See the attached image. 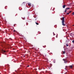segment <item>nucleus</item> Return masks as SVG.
<instances>
[{
	"label": "nucleus",
	"instance_id": "14",
	"mask_svg": "<svg viewBox=\"0 0 74 74\" xmlns=\"http://www.w3.org/2000/svg\"><path fill=\"white\" fill-rule=\"evenodd\" d=\"M72 14L73 15H74V12H73V13H72Z\"/></svg>",
	"mask_w": 74,
	"mask_h": 74
},
{
	"label": "nucleus",
	"instance_id": "19",
	"mask_svg": "<svg viewBox=\"0 0 74 74\" xmlns=\"http://www.w3.org/2000/svg\"><path fill=\"white\" fill-rule=\"evenodd\" d=\"M13 32H16V31H15V30H14Z\"/></svg>",
	"mask_w": 74,
	"mask_h": 74
},
{
	"label": "nucleus",
	"instance_id": "23",
	"mask_svg": "<svg viewBox=\"0 0 74 74\" xmlns=\"http://www.w3.org/2000/svg\"><path fill=\"white\" fill-rule=\"evenodd\" d=\"M36 74H37V71H36Z\"/></svg>",
	"mask_w": 74,
	"mask_h": 74
},
{
	"label": "nucleus",
	"instance_id": "7",
	"mask_svg": "<svg viewBox=\"0 0 74 74\" xmlns=\"http://www.w3.org/2000/svg\"><path fill=\"white\" fill-rule=\"evenodd\" d=\"M69 9H70V8H66V10H69Z\"/></svg>",
	"mask_w": 74,
	"mask_h": 74
},
{
	"label": "nucleus",
	"instance_id": "12",
	"mask_svg": "<svg viewBox=\"0 0 74 74\" xmlns=\"http://www.w3.org/2000/svg\"><path fill=\"white\" fill-rule=\"evenodd\" d=\"M73 43H74V39L73 40V41H72Z\"/></svg>",
	"mask_w": 74,
	"mask_h": 74
},
{
	"label": "nucleus",
	"instance_id": "1",
	"mask_svg": "<svg viewBox=\"0 0 74 74\" xmlns=\"http://www.w3.org/2000/svg\"><path fill=\"white\" fill-rule=\"evenodd\" d=\"M62 25H63V26H66V24H64V17H63L62 18Z\"/></svg>",
	"mask_w": 74,
	"mask_h": 74
},
{
	"label": "nucleus",
	"instance_id": "17",
	"mask_svg": "<svg viewBox=\"0 0 74 74\" xmlns=\"http://www.w3.org/2000/svg\"><path fill=\"white\" fill-rule=\"evenodd\" d=\"M71 11L69 12V13H71Z\"/></svg>",
	"mask_w": 74,
	"mask_h": 74
},
{
	"label": "nucleus",
	"instance_id": "9",
	"mask_svg": "<svg viewBox=\"0 0 74 74\" xmlns=\"http://www.w3.org/2000/svg\"><path fill=\"white\" fill-rule=\"evenodd\" d=\"M70 66V68H71V69H72V68L73 67V66L72 65H71Z\"/></svg>",
	"mask_w": 74,
	"mask_h": 74
},
{
	"label": "nucleus",
	"instance_id": "6",
	"mask_svg": "<svg viewBox=\"0 0 74 74\" xmlns=\"http://www.w3.org/2000/svg\"><path fill=\"white\" fill-rule=\"evenodd\" d=\"M62 54H65V51H62Z\"/></svg>",
	"mask_w": 74,
	"mask_h": 74
},
{
	"label": "nucleus",
	"instance_id": "4",
	"mask_svg": "<svg viewBox=\"0 0 74 74\" xmlns=\"http://www.w3.org/2000/svg\"><path fill=\"white\" fill-rule=\"evenodd\" d=\"M63 60H64V63H67V61H66V60H64V59H63Z\"/></svg>",
	"mask_w": 74,
	"mask_h": 74
},
{
	"label": "nucleus",
	"instance_id": "3",
	"mask_svg": "<svg viewBox=\"0 0 74 74\" xmlns=\"http://www.w3.org/2000/svg\"><path fill=\"white\" fill-rule=\"evenodd\" d=\"M29 6V7L31 6V3H29L28 4Z\"/></svg>",
	"mask_w": 74,
	"mask_h": 74
},
{
	"label": "nucleus",
	"instance_id": "10",
	"mask_svg": "<svg viewBox=\"0 0 74 74\" xmlns=\"http://www.w3.org/2000/svg\"><path fill=\"white\" fill-rule=\"evenodd\" d=\"M66 47H68V46H69V44H66Z\"/></svg>",
	"mask_w": 74,
	"mask_h": 74
},
{
	"label": "nucleus",
	"instance_id": "18",
	"mask_svg": "<svg viewBox=\"0 0 74 74\" xmlns=\"http://www.w3.org/2000/svg\"><path fill=\"white\" fill-rule=\"evenodd\" d=\"M34 70H35V71H36V70H37V69H34Z\"/></svg>",
	"mask_w": 74,
	"mask_h": 74
},
{
	"label": "nucleus",
	"instance_id": "15",
	"mask_svg": "<svg viewBox=\"0 0 74 74\" xmlns=\"http://www.w3.org/2000/svg\"><path fill=\"white\" fill-rule=\"evenodd\" d=\"M66 14H67V15H69V13H66Z\"/></svg>",
	"mask_w": 74,
	"mask_h": 74
},
{
	"label": "nucleus",
	"instance_id": "5",
	"mask_svg": "<svg viewBox=\"0 0 74 74\" xmlns=\"http://www.w3.org/2000/svg\"><path fill=\"white\" fill-rule=\"evenodd\" d=\"M66 7V5H64L63 6V8H64Z\"/></svg>",
	"mask_w": 74,
	"mask_h": 74
},
{
	"label": "nucleus",
	"instance_id": "24",
	"mask_svg": "<svg viewBox=\"0 0 74 74\" xmlns=\"http://www.w3.org/2000/svg\"><path fill=\"white\" fill-rule=\"evenodd\" d=\"M1 24V22L0 21V24Z\"/></svg>",
	"mask_w": 74,
	"mask_h": 74
},
{
	"label": "nucleus",
	"instance_id": "26",
	"mask_svg": "<svg viewBox=\"0 0 74 74\" xmlns=\"http://www.w3.org/2000/svg\"><path fill=\"white\" fill-rule=\"evenodd\" d=\"M71 34H70V35H71Z\"/></svg>",
	"mask_w": 74,
	"mask_h": 74
},
{
	"label": "nucleus",
	"instance_id": "25",
	"mask_svg": "<svg viewBox=\"0 0 74 74\" xmlns=\"http://www.w3.org/2000/svg\"><path fill=\"white\" fill-rule=\"evenodd\" d=\"M73 26H74V25H73Z\"/></svg>",
	"mask_w": 74,
	"mask_h": 74
},
{
	"label": "nucleus",
	"instance_id": "22",
	"mask_svg": "<svg viewBox=\"0 0 74 74\" xmlns=\"http://www.w3.org/2000/svg\"><path fill=\"white\" fill-rule=\"evenodd\" d=\"M45 47H46V46H45V47H44V48H45Z\"/></svg>",
	"mask_w": 74,
	"mask_h": 74
},
{
	"label": "nucleus",
	"instance_id": "16",
	"mask_svg": "<svg viewBox=\"0 0 74 74\" xmlns=\"http://www.w3.org/2000/svg\"><path fill=\"white\" fill-rule=\"evenodd\" d=\"M5 9H7V6H5Z\"/></svg>",
	"mask_w": 74,
	"mask_h": 74
},
{
	"label": "nucleus",
	"instance_id": "11",
	"mask_svg": "<svg viewBox=\"0 0 74 74\" xmlns=\"http://www.w3.org/2000/svg\"><path fill=\"white\" fill-rule=\"evenodd\" d=\"M36 23V25H39V24L38 23Z\"/></svg>",
	"mask_w": 74,
	"mask_h": 74
},
{
	"label": "nucleus",
	"instance_id": "2",
	"mask_svg": "<svg viewBox=\"0 0 74 74\" xmlns=\"http://www.w3.org/2000/svg\"><path fill=\"white\" fill-rule=\"evenodd\" d=\"M2 52L3 53H5L6 52V51L3 50H2Z\"/></svg>",
	"mask_w": 74,
	"mask_h": 74
},
{
	"label": "nucleus",
	"instance_id": "8",
	"mask_svg": "<svg viewBox=\"0 0 74 74\" xmlns=\"http://www.w3.org/2000/svg\"><path fill=\"white\" fill-rule=\"evenodd\" d=\"M67 67H68L67 66H65V70H66V69H67Z\"/></svg>",
	"mask_w": 74,
	"mask_h": 74
},
{
	"label": "nucleus",
	"instance_id": "13",
	"mask_svg": "<svg viewBox=\"0 0 74 74\" xmlns=\"http://www.w3.org/2000/svg\"><path fill=\"white\" fill-rule=\"evenodd\" d=\"M66 11H67V10L66 9H65V12H66Z\"/></svg>",
	"mask_w": 74,
	"mask_h": 74
},
{
	"label": "nucleus",
	"instance_id": "27",
	"mask_svg": "<svg viewBox=\"0 0 74 74\" xmlns=\"http://www.w3.org/2000/svg\"><path fill=\"white\" fill-rule=\"evenodd\" d=\"M24 57H25V56H24Z\"/></svg>",
	"mask_w": 74,
	"mask_h": 74
},
{
	"label": "nucleus",
	"instance_id": "21",
	"mask_svg": "<svg viewBox=\"0 0 74 74\" xmlns=\"http://www.w3.org/2000/svg\"><path fill=\"white\" fill-rule=\"evenodd\" d=\"M27 67H29V65H28V66H27Z\"/></svg>",
	"mask_w": 74,
	"mask_h": 74
},
{
	"label": "nucleus",
	"instance_id": "20",
	"mask_svg": "<svg viewBox=\"0 0 74 74\" xmlns=\"http://www.w3.org/2000/svg\"><path fill=\"white\" fill-rule=\"evenodd\" d=\"M53 35L54 36V35H55V34H54V32H53Z\"/></svg>",
	"mask_w": 74,
	"mask_h": 74
}]
</instances>
